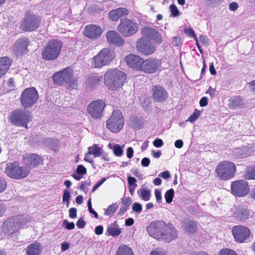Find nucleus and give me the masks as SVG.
Returning <instances> with one entry per match:
<instances>
[{
    "label": "nucleus",
    "mask_w": 255,
    "mask_h": 255,
    "mask_svg": "<svg viewBox=\"0 0 255 255\" xmlns=\"http://www.w3.org/2000/svg\"><path fill=\"white\" fill-rule=\"evenodd\" d=\"M10 119L15 125L27 128V123L31 121V116L28 111L18 109L11 113Z\"/></svg>",
    "instance_id": "1a4fd4ad"
},
{
    "label": "nucleus",
    "mask_w": 255,
    "mask_h": 255,
    "mask_svg": "<svg viewBox=\"0 0 255 255\" xmlns=\"http://www.w3.org/2000/svg\"><path fill=\"white\" fill-rule=\"evenodd\" d=\"M108 42L116 46H121L125 44V40L115 30H109L106 35Z\"/></svg>",
    "instance_id": "412c9836"
},
{
    "label": "nucleus",
    "mask_w": 255,
    "mask_h": 255,
    "mask_svg": "<svg viewBox=\"0 0 255 255\" xmlns=\"http://www.w3.org/2000/svg\"><path fill=\"white\" fill-rule=\"evenodd\" d=\"M105 84L109 89L112 90H117L122 85L121 81H105Z\"/></svg>",
    "instance_id": "4c0bfd02"
},
{
    "label": "nucleus",
    "mask_w": 255,
    "mask_h": 255,
    "mask_svg": "<svg viewBox=\"0 0 255 255\" xmlns=\"http://www.w3.org/2000/svg\"><path fill=\"white\" fill-rule=\"evenodd\" d=\"M137 25L129 19L122 20L118 26V31L125 37L130 36L138 31Z\"/></svg>",
    "instance_id": "9d476101"
},
{
    "label": "nucleus",
    "mask_w": 255,
    "mask_h": 255,
    "mask_svg": "<svg viewBox=\"0 0 255 255\" xmlns=\"http://www.w3.org/2000/svg\"><path fill=\"white\" fill-rule=\"evenodd\" d=\"M70 198V192L66 190H65L64 191V193L63 195L62 200L63 202H67V207H68L69 205V199Z\"/></svg>",
    "instance_id": "de8ad7c7"
},
{
    "label": "nucleus",
    "mask_w": 255,
    "mask_h": 255,
    "mask_svg": "<svg viewBox=\"0 0 255 255\" xmlns=\"http://www.w3.org/2000/svg\"><path fill=\"white\" fill-rule=\"evenodd\" d=\"M42 252V248L38 242H35L27 246L26 254L27 255H39Z\"/></svg>",
    "instance_id": "7c9ffc66"
},
{
    "label": "nucleus",
    "mask_w": 255,
    "mask_h": 255,
    "mask_svg": "<svg viewBox=\"0 0 255 255\" xmlns=\"http://www.w3.org/2000/svg\"><path fill=\"white\" fill-rule=\"evenodd\" d=\"M165 223L163 221L152 222L147 228L149 235L157 240H161Z\"/></svg>",
    "instance_id": "f8f14e48"
},
{
    "label": "nucleus",
    "mask_w": 255,
    "mask_h": 255,
    "mask_svg": "<svg viewBox=\"0 0 255 255\" xmlns=\"http://www.w3.org/2000/svg\"><path fill=\"white\" fill-rule=\"evenodd\" d=\"M85 222L82 218L79 219L76 223L77 227L80 229L83 228L85 227Z\"/></svg>",
    "instance_id": "0e129e2a"
},
{
    "label": "nucleus",
    "mask_w": 255,
    "mask_h": 255,
    "mask_svg": "<svg viewBox=\"0 0 255 255\" xmlns=\"http://www.w3.org/2000/svg\"><path fill=\"white\" fill-rule=\"evenodd\" d=\"M174 191L173 189H170L166 191L165 194V199L166 202L170 203L172 202Z\"/></svg>",
    "instance_id": "37998d69"
},
{
    "label": "nucleus",
    "mask_w": 255,
    "mask_h": 255,
    "mask_svg": "<svg viewBox=\"0 0 255 255\" xmlns=\"http://www.w3.org/2000/svg\"><path fill=\"white\" fill-rule=\"evenodd\" d=\"M127 74L117 68L107 70L104 75V80H126Z\"/></svg>",
    "instance_id": "aec40b11"
},
{
    "label": "nucleus",
    "mask_w": 255,
    "mask_h": 255,
    "mask_svg": "<svg viewBox=\"0 0 255 255\" xmlns=\"http://www.w3.org/2000/svg\"><path fill=\"white\" fill-rule=\"evenodd\" d=\"M155 196L156 197V201L160 203L161 200V192L158 189L155 190Z\"/></svg>",
    "instance_id": "e2e57ef3"
},
{
    "label": "nucleus",
    "mask_w": 255,
    "mask_h": 255,
    "mask_svg": "<svg viewBox=\"0 0 255 255\" xmlns=\"http://www.w3.org/2000/svg\"><path fill=\"white\" fill-rule=\"evenodd\" d=\"M11 63L12 60L8 57L0 58V78L6 74Z\"/></svg>",
    "instance_id": "c85d7f7f"
},
{
    "label": "nucleus",
    "mask_w": 255,
    "mask_h": 255,
    "mask_svg": "<svg viewBox=\"0 0 255 255\" xmlns=\"http://www.w3.org/2000/svg\"><path fill=\"white\" fill-rule=\"evenodd\" d=\"M21 227V219L19 217H12L3 223V228L10 233L17 231Z\"/></svg>",
    "instance_id": "6ab92c4d"
},
{
    "label": "nucleus",
    "mask_w": 255,
    "mask_h": 255,
    "mask_svg": "<svg viewBox=\"0 0 255 255\" xmlns=\"http://www.w3.org/2000/svg\"><path fill=\"white\" fill-rule=\"evenodd\" d=\"M38 99V94L36 90L33 88H28L24 90L20 96V103L24 108H30L32 107Z\"/></svg>",
    "instance_id": "6e6552de"
},
{
    "label": "nucleus",
    "mask_w": 255,
    "mask_h": 255,
    "mask_svg": "<svg viewBox=\"0 0 255 255\" xmlns=\"http://www.w3.org/2000/svg\"><path fill=\"white\" fill-rule=\"evenodd\" d=\"M129 14L128 9L126 7H119L113 9L109 13V18L114 21H117L122 17Z\"/></svg>",
    "instance_id": "393cba45"
},
{
    "label": "nucleus",
    "mask_w": 255,
    "mask_h": 255,
    "mask_svg": "<svg viewBox=\"0 0 255 255\" xmlns=\"http://www.w3.org/2000/svg\"><path fill=\"white\" fill-rule=\"evenodd\" d=\"M56 84L64 85L69 90L76 89L78 84L76 81H54Z\"/></svg>",
    "instance_id": "c9c22d12"
},
{
    "label": "nucleus",
    "mask_w": 255,
    "mask_h": 255,
    "mask_svg": "<svg viewBox=\"0 0 255 255\" xmlns=\"http://www.w3.org/2000/svg\"><path fill=\"white\" fill-rule=\"evenodd\" d=\"M41 23V18L39 15L28 11L25 13L19 27L22 31L31 32L37 29Z\"/></svg>",
    "instance_id": "20e7f679"
},
{
    "label": "nucleus",
    "mask_w": 255,
    "mask_h": 255,
    "mask_svg": "<svg viewBox=\"0 0 255 255\" xmlns=\"http://www.w3.org/2000/svg\"><path fill=\"white\" fill-rule=\"evenodd\" d=\"M228 102L229 107L233 109L243 108L245 106L244 99H242L240 96L233 97Z\"/></svg>",
    "instance_id": "c756f323"
},
{
    "label": "nucleus",
    "mask_w": 255,
    "mask_h": 255,
    "mask_svg": "<svg viewBox=\"0 0 255 255\" xmlns=\"http://www.w3.org/2000/svg\"><path fill=\"white\" fill-rule=\"evenodd\" d=\"M132 209L135 212H140L142 210V206L138 203H134L132 206Z\"/></svg>",
    "instance_id": "603ef678"
},
{
    "label": "nucleus",
    "mask_w": 255,
    "mask_h": 255,
    "mask_svg": "<svg viewBox=\"0 0 255 255\" xmlns=\"http://www.w3.org/2000/svg\"><path fill=\"white\" fill-rule=\"evenodd\" d=\"M170 11L171 12V15L174 16H177L179 15V11L176 7V6L172 4L169 6Z\"/></svg>",
    "instance_id": "49530a36"
},
{
    "label": "nucleus",
    "mask_w": 255,
    "mask_h": 255,
    "mask_svg": "<svg viewBox=\"0 0 255 255\" xmlns=\"http://www.w3.org/2000/svg\"><path fill=\"white\" fill-rule=\"evenodd\" d=\"M76 173L78 174L83 175L86 174L87 169L84 166L79 165L76 169Z\"/></svg>",
    "instance_id": "09e8293b"
},
{
    "label": "nucleus",
    "mask_w": 255,
    "mask_h": 255,
    "mask_svg": "<svg viewBox=\"0 0 255 255\" xmlns=\"http://www.w3.org/2000/svg\"><path fill=\"white\" fill-rule=\"evenodd\" d=\"M125 60L128 67L138 71H140L142 69L143 59L139 56L129 54L126 57Z\"/></svg>",
    "instance_id": "a211bd4d"
},
{
    "label": "nucleus",
    "mask_w": 255,
    "mask_h": 255,
    "mask_svg": "<svg viewBox=\"0 0 255 255\" xmlns=\"http://www.w3.org/2000/svg\"><path fill=\"white\" fill-rule=\"evenodd\" d=\"M63 225H65V228L68 230H72L75 228V225L73 222H69L65 220L63 222Z\"/></svg>",
    "instance_id": "5fc2aeb1"
},
{
    "label": "nucleus",
    "mask_w": 255,
    "mask_h": 255,
    "mask_svg": "<svg viewBox=\"0 0 255 255\" xmlns=\"http://www.w3.org/2000/svg\"><path fill=\"white\" fill-rule=\"evenodd\" d=\"M152 91L153 99L156 102H164L168 97L167 92L160 86H154Z\"/></svg>",
    "instance_id": "4be33fe9"
},
{
    "label": "nucleus",
    "mask_w": 255,
    "mask_h": 255,
    "mask_svg": "<svg viewBox=\"0 0 255 255\" xmlns=\"http://www.w3.org/2000/svg\"><path fill=\"white\" fill-rule=\"evenodd\" d=\"M150 159L147 157H144L141 161V164L142 166L147 167L150 163Z\"/></svg>",
    "instance_id": "69168bd1"
},
{
    "label": "nucleus",
    "mask_w": 255,
    "mask_h": 255,
    "mask_svg": "<svg viewBox=\"0 0 255 255\" xmlns=\"http://www.w3.org/2000/svg\"><path fill=\"white\" fill-rule=\"evenodd\" d=\"M62 46V41L58 39L49 40L42 50V58L47 61L55 60L60 55Z\"/></svg>",
    "instance_id": "7ed1b4c3"
},
{
    "label": "nucleus",
    "mask_w": 255,
    "mask_h": 255,
    "mask_svg": "<svg viewBox=\"0 0 255 255\" xmlns=\"http://www.w3.org/2000/svg\"><path fill=\"white\" fill-rule=\"evenodd\" d=\"M30 169L27 166H19L18 162H9L6 164L4 172L10 178L20 179L27 177Z\"/></svg>",
    "instance_id": "423d86ee"
},
{
    "label": "nucleus",
    "mask_w": 255,
    "mask_h": 255,
    "mask_svg": "<svg viewBox=\"0 0 255 255\" xmlns=\"http://www.w3.org/2000/svg\"><path fill=\"white\" fill-rule=\"evenodd\" d=\"M131 199L129 197H124L122 199V204L128 207L131 204Z\"/></svg>",
    "instance_id": "3c124183"
},
{
    "label": "nucleus",
    "mask_w": 255,
    "mask_h": 255,
    "mask_svg": "<svg viewBox=\"0 0 255 255\" xmlns=\"http://www.w3.org/2000/svg\"><path fill=\"white\" fill-rule=\"evenodd\" d=\"M118 208V205L115 203L112 205H110L107 209L105 213V215L107 216H111L116 212Z\"/></svg>",
    "instance_id": "ea45409f"
},
{
    "label": "nucleus",
    "mask_w": 255,
    "mask_h": 255,
    "mask_svg": "<svg viewBox=\"0 0 255 255\" xmlns=\"http://www.w3.org/2000/svg\"><path fill=\"white\" fill-rule=\"evenodd\" d=\"M73 78V70L70 66L55 73L52 76V80H71Z\"/></svg>",
    "instance_id": "b1692460"
},
{
    "label": "nucleus",
    "mask_w": 255,
    "mask_h": 255,
    "mask_svg": "<svg viewBox=\"0 0 255 255\" xmlns=\"http://www.w3.org/2000/svg\"><path fill=\"white\" fill-rule=\"evenodd\" d=\"M153 144L155 147H160L163 145V143L161 139L156 138L153 141Z\"/></svg>",
    "instance_id": "680f3d73"
},
{
    "label": "nucleus",
    "mask_w": 255,
    "mask_h": 255,
    "mask_svg": "<svg viewBox=\"0 0 255 255\" xmlns=\"http://www.w3.org/2000/svg\"><path fill=\"white\" fill-rule=\"evenodd\" d=\"M218 255H238L233 250L229 249H223L219 253Z\"/></svg>",
    "instance_id": "a18cd8bd"
},
{
    "label": "nucleus",
    "mask_w": 255,
    "mask_h": 255,
    "mask_svg": "<svg viewBox=\"0 0 255 255\" xmlns=\"http://www.w3.org/2000/svg\"><path fill=\"white\" fill-rule=\"evenodd\" d=\"M7 183L5 180L0 177V193L2 192L6 188Z\"/></svg>",
    "instance_id": "864d4df0"
},
{
    "label": "nucleus",
    "mask_w": 255,
    "mask_h": 255,
    "mask_svg": "<svg viewBox=\"0 0 255 255\" xmlns=\"http://www.w3.org/2000/svg\"><path fill=\"white\" fill-rule=\"evenodd\" d=\"M26 166L29 169L31 168H34L38 165L43 161L42 157L36 154H32L28 155L25 159Z\"/></svg>",
    "instance_id": "a878e982"
},
{
    "label": "nucleus",
    "mask_w": 255,
    "mask_h": 255,
    "mask_svg": "<svg viewBox=\"0 0 255 255\" xmlns=\"http://www.w3.org/2000/svg\"><path fill=\"white\" fill-rule=\"evenodd\" d=\"M105 106L106 104L102 100L94 101L88 106V112L93 118H99L102 117Z\"/></svg>",
    "instance_id": "ddd939ff"
},
{
    "label": "nucleus",
    "mask_w": 255,
    "mask_h": 255,
    "mask_svg": "<svg viewBox=\"0 0 255 255\" xmlns=\"http://www.w3.org/2000/svg\"><path fill=\"white\" fill-rule=\"evenodd\" d=\"M103 32L101 26L90 24L84 27L83 33L84 36L91 40L99 39Z\"/></svg>",
    "instance_id": "4468645a"
},
{
    "label": "nucleus",
    "mask_w": 255,
    "mask_h": 255,
    "mask_svg": "<svg viewBox=\"0 0 255 255\" xmlns=\"http://www.w3.org/2000/svg\"><path fill=\"white\" fill-rule=\"evenodd\" d=\"M107 234L113 237L118 236L121 233V230L118 225L115 222L109 226L107 230Z\"/></svg>",
    "instance_id": "2f4dec72"
},
{
    "label": "nucleus",
    "mask_w": 255,
    "mask_h": 255,
    "mask_svg": "<svg viewBox=\"0 0 255 255\" xmlns=\"http://www.w3.org/2000/svg\"><path fill=\"white\" fill-rule=\"evenodd\" d=\"M124 119L122 112L115 110L110 118L107 120L106 127L112 132H119L123 128Z\"/></svg>",
    "instance_id": "0eeeda50"
},
{
    "label": "nucleus",
    "mask_w": 255,
    "mask_h": 255,
    "mask_svg": "<svg viewBox=\"0 0 255 255\" xmlns=\"http://www.w3.org/2000/svg\"><path fill=\"white\" fill-rule=\"evenodd\" d=\"M235 217L241 221H246L251 218L252 213L247 209L239 208L235 213Z\"/></svg>",
    "instance_id": "cd10ccee"
},
{
    "label": "nucleus",
    "mask_w": 255,
    "mask_h": 255,
    "mask_svg": "<svg viewBox=\"0 0 255 255\" xmlns=\"http://www.w3.org/2000/svg\"><path fill=\"white\" fill-rule=\"evenodd\" d=\"M88 149L89 153H90L91 155H93L95 157H99L103 154L102 148L96 144L89 146Z\"/></svg>",
    "instance_id": "f704fd0d"
},
{
    "label": "nucleus",
    "mask_w": 255,
    "mask_h": 255,
    "mask_svg": "<svg viewBox=\"0 0 255 255\" xmlns=\"http://www.w3.org/2000/svg\"><path fill=\"white\" fill-rule=\"evenodd\" d=\"M113 151L114 154L117 156L121 157L123 154V150L119 144H115L114 146Z\"/></svg>",
    "instance_id": "c03bdc74"
},
{
    "label": "nucleus",
    "mask_w": 255,
    "mask_h": 255,
    "mask_svg": "<svg viewBox=\"0 0 255 255\" xmlns=\"http://www.w3.org/2000/svg\"><path fill=\"white\" fill-rule=\"evenodd\" d=\"M128 181L129 186H137L136 179L134 177L129 176Z\"/></svg>",
    "instance_id": "6e6d98bb"
},
{
    "label": "nucleus",
    "mask_w": 255,
    "mask_h": 255,
    "mask_svg": "<svg viewBox=\"0 0 255 255\" xmlns=\"http://www.w3.org/2000/svg\"><path fill=\"white\" fill-rule=\"evenodd\" d=\"M91 154L89 153V152L88 151L85 155L84 160L90 163L91 164H93L94 163V160L91 157Z\"/></svg>",
    "instance_id": "052dcab7"
},
{
    "label": "nucleus",
    "mask_w": 255,
    "mask_h": 255,
    "mask_svg": "<svg viewBox=\"0 0 255 255\" xmlns=\"http://www.w3.org/2000/svg\"><path fill=\"white\" fill-rule=\"evenodd\" d=\"M161 64V61L158 59L153 58L146 59L143 60L140 71L150 74L153 73L160 67Z\"/></svg>",
    "instance_id": "f3484780"
},
{
    "label": "nucleus",
    "mask_w": 255,
    "mask_h": 255,
    "mask_svg": "<svg viewBox=\"0 0 255 255\" xmlns=\"http://www.w3.org/2000/svg\"><path fill=\"white\" fill-rule=\"evenodd\" d=\"M181 42V38L177 36L173 37L172 40V44L174 46H178Z\"/></svg>",
    "instance_id": "13d9d810"
},
{
    "label": "nucleus",
    "mask_w": 255,
    "mask_h": 255,
    "mask_svg": "<svg viewBox=\"0 0 255 255\" xmlns=\"http://www.w3.org/2000/svg\"><path fill=\"white\" fill-rule=\"evenodd\" d=\"M69 217L72 219H74L77 216V209L75 208H71L69 210Z\"/></svg>",
    "instance_id": "bf43d9fd"
},
{
    "label": "nucleus",
    "mask_w": 255,
    "mask_h": 255,
    "mask_svg": "<svg viewBox=\"0 0 255 255\" xmlns=\"http://www.w3.org/2000/svg\"><path fill=\"white\" fill-rule=\"evenodd\" d=\"M142 37L136 43V50L144 55H149L156 50V47L151 43L153 41L155 44H159L162 41V37L159 32L149 27H144L141 29Z\"/></svg>",
    "instance_id": "f257e3e1"
},
{
    "label": "nucleus",
    "mask_w": 255,
    "mask_h": 255,
    "mask_svg": "<svg viewBox=\"0 0 255 255\" xmlns=\"http://www.w3.org/2000/svg\"><path fill=\"white\" fill-rule=\"evenodd\" d=\"M159 176H160L163 179H167L168 178H170V175L168 171H165L160 173L159 175Z\"/></svg>",
    "instance_id": "774afa93"
},
{
    "label": "nucleus",
    "mask_w": 255,
    "mask_h": 255,
    "mask_svg": "<svg viewBox=\"0 0 255 255\" xmlns=\"http://www.w3.org/2000/svg\"><path fill=\"white\" fill-rule=\"evenodd\" d=\"M182 227L184 231L188 234L195 233L198 229L196 222L191 219H185L183 221Z\"/></svg>",
    "instance_id": "bb28decb"
},
{
    "label": "nucleus",
    "mask_w": 255,
    "mask_h": 255,
    "mask_svg": "<svg viewBox=\"0 0 255 255\" xmlns=\"http://www.w3.org/2000/svg\"><path fill=\"white\" fill-rule=\"evenodd\" d=\"M185 32L189 36H192L194 39H196V35L192 28L189 27L185 29Z\"/></svg>",
    "instance_id": "4d7b16f0"
},
{
    "label": "nucleus",
    "mask_w": 255,
    "mask_h": 255,
    "mask_svg": "<svg viewBox=\"0 0 255 255\" xmlns=\"http://www.w3.org/2000/svg\"><path fill=\"white\" fill-rule=\"evenodd\" d=\"M232 234L236 241L242 243L249 238L251 231L248 228L239 225L233 228Z\"/></svg>",
    "instance_id": "dca6fc26"
},
{
    "label": "nucleus",
    "mask_w": 255,
    "mask_h": 255,
    "mask_svg": "<svg viewBox=\"0 0 255 255\" xmlns=\"http://www.w3.org/2000/svg\"><path fill=\"white\" fill-rule=\"evenodd\" d=\"M251 150L249 147H244L242 148H237L234 151V154L238 158H242L250 155Z\"/></svg>",
    "instance_id": "473e14b6"
},
{
    "label": "nucleus",
    "mask_w": 255,
    "mask_h": 255,
    "mask_svg": "<svg viewBox=\"0 0 255 255\" xmlns=\"http://www.w3.org/2000/svg\"><path fill=\"white\" fill-rule=\"evenodd\" d=\"M246 179H255V167L248 168L244 175Z\"/></svg>",
    "instance_id": "79ce46f5"
},
{
    "label": "nucleus",
    "mask_w": 255,
    "mask_h": 255,
    "mask_svg": "<svg viewBox=\"0 0 255 255\" xmlns=\"http://www.w3.org/2000/svg\"><path fill=\"white\" fill-rule=\"evenodd\" d=\"M236 171V167L235 164L227 160L219 163L215 169L216 176L222 180H228L233 178Z\"/></svg>",
    "instance_id": "39448f33"
},
{
    "label": "nucleus",
    "mask_w": 255,
    "mask_h": 255,
    "mask_svg": "<svg viewBox=\"0 0 255 255\" xmlns=\"http://www.w3.org/2000/svg\"><path fill=\"white\" fill-rule=\"evenodd\" d=\"M231 189L232 194L238 197L245 196L250 191L248 183L245 180H239L233 182Z\"/></svg>",
    "instance_id": "9b49d317"
},
{
    "label": "nucleus",
    "mask_w": 255,
    "mask_h": 255,
    "mask_svg": "<svg viewBox=\"0 0 255 255\" xmlns=\"http://www.w3.org/2000/svg\"><path fill=\"white\" fill-rule=\"evenodd\" d=\"M199 104L201 107H205L208 104V99L206 97H204L201 98L199 102Z\"/></svg>",
    "instance_id": "338daca9"
},
{
    "label": "nucleus",
    "mask_w": 255,
    "mask_h": 255,
    "mask_svg": "<svg viewBox=\"0 0 255 255\" xmlns=\"http://www.w3.org/2000/svg\"><path fill=\"white\" fill-rule=\"evenodd\" d=\"M88 210H89V212L91 214H93L94 215L95 218H96V219H98V215L96 211H95L94 210H93V209H92L91 199H90L88 202Z\"/></svg>",
    "instance_id": "8fccbe9b"
},
{
    "label": "nucleus",
    "mask_w": 255,
    "mask_h": 255,
    "mask_svg": "<svg viewBox=\"0 0 255 255\" xmlns=\"http://www.w3.org/2000/svg\"><path fill=\"white\" fill-rule=\"evenodd\" d=\"M165 226L161 240L168 242L175 239L177 236V233L174 226L170 224L165 223Z\"/></svg>",
    "instance_id": "5701e85b"
},
{
    "label": "nucleus",
    "mask_w": 255,
    "mask_h": 255,
    "mask_svg": "<svg viewBox=\"0 0 255 255\" xmlns=\"http://www.w3.org/2000/svg\"><path fill=\"white\" fill-rule=\"evenodd\" d=\"M137 192L139 197L143 201H147L149 200L151 196L150 190L146 189L143 185L141 186Z\"/></svg>",
    "instance_id": "72a5a7b5"
},
{
    "label": "nucleus",
    "mask_w": 255,
    "mask_h": 255,
    "mask_svg": "<svg viewBox=\"0 0 255 255\" xmlns=\"http://www.w3.org/2000/svg\"><path fill=\"white\" fill-rule=\"evenodd\" d=\"M29 43L28 39L25 37L17 39L12 48L13 53L17 57H20L27 54Z\"/></svg>",
    "instance_id": "2eb2a0df"
},
{
    "label": "nucleus",
    "mask_w": 255,
    "mask_h": 255,
    "mask_svg": "<svg viewBox=\"0 0 255 255\" xmlns=\"http://www.w3.org/2000/svg\"><path fill=\"white\" fill-rule=\"evenodd\" d=\"M116 57L114 50L109 47L103 48L91 59V66L96 69L109 66Z\"/></svg>",
    "instance_id": "f03ea898"
},
{
    "label": "nucleus",
    "mask_w": 255,
    "mask_h": 255,
    "mask_svg": "<svg viewBox=\"0 0 255 255\" xmlns=\"http://www.w3.org/2000/svg\"><path fill=\"white\" fill-rule=\"evenodd\" d=\"M3 85L6 92L11 91L15 89V84L13 81H3Z\"/></svg>",
    "instance_id": "58836bf2"
},
{
    "label": "nucleus",
    "mask_w": 255,
    "mask_h": 255,
    "mask_svg": "<svg viewBox=\"0 0 255 255\" xmlns=\"http://www.w3.org/2000/svg\"><path fill=\"white\" fill-rule=\"evenodd\" d=\"M200 115V111L196 109L193 114L188 118L186 121L193 123L197 120Z\"/></svg>",
    "instance_id": "a19ab883"
},
{
    "label": "nucleus",
    "mask_w": 255,
    "mask_h": 255,
    "mask_svg": "<svg viewBox=\"0 0 255 255\" xmlns=\"http://www.w3.org/2000/svg\"><path fill=\"white\" fill-rule=\"evenodd\" d=\"M116 255H133V253L130 248L122 245L118 248Z\"/></svg>",
    "instance_id": "e433bc0d"
}]
</instances>
